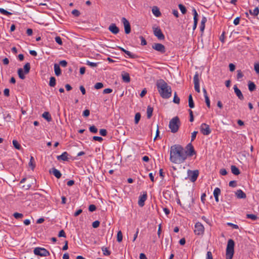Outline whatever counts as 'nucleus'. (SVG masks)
Wrapping results in <instances>:
<instances>
[{"instance_id": "obj_52", "label": "nucleus", "mask_w": 259, "mask_h": 259, "mask_svg": "<svg viewBox=\"0 0 259 259\" xmlns=\"http://www.w3.org/2000/svg\"><path fill=\"white\" fill-rule=\"evenodd\" d=\"M100 225V222L99 221H95L92 224V226L94 228H98Z\"/></svg>"}, {"instance_id": "obj_62", "label": "nucleus", "mask_w": 259, "mask_h": 259, "mask_svg": "<svg viewBox=\"0 0 259 259\" xmlns=\"http://www.w3.org/2000/svg\"><path fill=\"white\" fill-rule=\"evenodd\" d=\"M93 140L95 141H97L100 142H102L103 141V138L101 137L98 136H94L93 138Z\"/></svg>"}, {"instance_id": "obj_55", "label": "nucleus", "mask_w": 259, "mask_h": 259, "mask_svg": "<svg viewBox=\"0 0 259 259\" xmlns=\"http://www.w3.org/2000/svg\"><path fill=\"white\" fill-rule=\"evenodd\" d=\"M55 41L57 43H58L60 45H62V41L61 38L60 36H56L55 37Z\"/></svg>"}, {"instance_id": "obj_44", "label": "nucleus", "mask_w": 259, "mask_h": 259, "mask_svg": "<svg viewBox=\"0 0 259 259\" xmlns=\"http://www.w3.org/2000/svg\"><path fill=\"white\" fill-rule=\"evenodd\" d=\"M86 64L92 67H96L97 66L98 63L87 61Z\"/></svg>"}, {"instance_id": "obj_13", "label": "nucleus", "mask_w": 259, "mask_h": 259, "mask_svg": "<svg viewBox=\"0 0 259 259\" xmlns=\"http://www.w3.org/2000/svg\"><path fill=\"white\" fill-rule=\"evenodd\" d=\"M186 152L187 157L188 156H192L193 155L196 154V152L194 150V147L191 143H189L186 147Z\"/></svg>"}, {"instance_id": "obj_15", "label": "nucleus", "mask_w": 259, "mask_h": 259, "mask_svg": "<svg viewBox=\"0 0 259 259\" xmlns=\"http://www.w3.org/2000/svg\"><path fill=\"white\" fill-rule=\"evenodd\" d=\"M192 12H193V16H194V18H193L194 24H193V30H195L197 26V23H198V13L195 8L193 9Z\"/></svg>"}, {"instance_id": "obj_14", "label": "nucleus", "mask_w": 259, "mask_h": 259, "mask_svg": "<svg viewBox=\"0 0 259 259\" xmlns=\"http://www.w3.org/2000/svg\"><path fill=\"white\" fill-rule=\"evenodd\" d=\"M195 90L197 93H200L199 74L197 72L195 73L193 78Z\"/></svg>"}, {"instance_id": "obj_57", "label": "nucleus", "mask_w": 259, "mask_h": 259, "mask_svg": "<svg viewBox=\"0 0 259 259\" xmlns=\"http://www.w3.org/2000/svg\"><path fill=\"white\" fill-rule=\"evenodd\" d=\"M99 132L100 134L102 136H106L107 134V132L105 129H101Z\"/></svg>"}, {"instance_id": "obj_63", "label": "nucleus", "mask_w": 259, "mask_h": 259, "mask_svg": "<svg viewBox=\"0 0 259 259\" xmlns=\"http://www.w3.org/2000/svg\"><path fill=\"white\" fill-rule=\"evenodd\" d=\"M206 259H213L212 253L211 251H207L206 254Z\"/></svg>"}, {"instance_id": "obj_22", "label": "nucleus", "mask_w": 259, "mask_h": 259, "mask_svg": "<svg viewBox=\"0 0 259 259\" xmlns=\"http://www.w3.org/2000/svg\"><path fill=\"white\" fill-rule=\"evenodd\" d=\"M152 12L156 17H159L161 15L159 11V9L156 6H154L153 7L152 9Z\"/></svg>"}, {"instance_id": "obj_18", "label": "nucleus", "mask_w": 259, "mask_h": 259, "mask_svg": "<svg viewBox=\"0 0 259 259\" xmlns=\"http://www.w3.org/2000/svg\"><path fill=\"white\" fill-rule=\"evenodd\" d=\"M234 92H235V94L236 95V96L238 97V98L240 100H244L243 95H242L241 91L237 88L236 85H235L234 86Z\"/></svg>"}, {"instance_id": "obj_12", "label": "nucleus", "mask_w": 259, "mask_h": 259, "mask_svg": "<svg viewBox=\"0 0 259 259\" xmlns=\"http://www.w3.org/2000/svg\"><path fill=\"white\" fill-rule=\"evenodd\" d=\"M121 21L124 25L125 34H129L131 31V25L128 21L124 17L122 18Z\"/></svg>"}, {"instance_id": "obj_23", "label": "nucleus", "mask_w": 259, "mask_h": 259, "mask_svg": "<svg viewBox=\"0 0 259 259\" xmlns=\"http://www.w3.org/2000/svg\"><path fill=\"white\" fill-rule=\"evenodd\" d=\"M54 71L56 75L59 76L61 74V70L60 68L59 65L58 64H54Z\"/></svg>"}, {"instance_id": "obj_9", "label": "nucleus", "mask_w": 259, "mask_h": 259, "mask_svg": "<svg viewBox=\"0 0 259 259\" xmlns=\"http://www.w3.org/2000/svg\"><path fill=\"white\" fill-rule=\"evenodd\" d=\"M153 34L157 37L159 40H164L165 38L164 35L163 34L161 30L159 27H153Z\"/></svg>"}, {"instance_id": "obj_53", "label": "nucleus", "mask_w": 259, "mask_h": 259, "mask_svg": "<svg viewBox=\"0 0 259 259\" xmlns=\"http://www.w3.org/2000/svg\"><path fill=\"white\" fill-rule=\"evenodd\" d=\"M227 225L232 227L233 229H238L239 228V227L237 225L234 224L232 223H228Z\"/></svg>"}, {"instance_id": "obj_10", "label": "nucleus", "mask_w": 259, "mask_h": 259, "mask_svg": "<svg viewBox=\"0 0 259 259\" xmlns=\"http://www.w3.org/2000/svg\"><path fill=\"white\" fill-rule=\"evenodd\" d=\"M152 48L162 54L164 53L166 51L164 46L161 44L154 43L152 45Z\"/></svg>"}, {"instance_id": "obj_4", "label": "nucleus", "mask_w": 259, "mask_h": 259, "mask_svg": "<svg viewBox=\"0 0 259 259\" xmlns=\"http://www.w3.org/2000/svg\"><path fill=\"white\" fill-rule=\"evenodd\" d=\"M234 241L232 239H229L227 243L226 259H232L234 253Z\"/></svg>"}, {"instance_id": "obj_8", "label": "nucleus", "mask_w": 259, "mask_h": 259, "mask_svg": "<svg viewBox=\"0 0 259 259\" xmlns=\"http://www.w3.org/2000/svg\"><path fill=\"white\" fill-rule=\"evenodd\" d=\"M187 172H188V176L189 177L190 180L192 182H195L198 177L199 171L198 170H188Z\"/></svg>"}, {"instance_id": "obj_36", "label": "nucleus", "mask_w": 259, "mask_h": 259, "mask_svg": "<svg viewBox=\"0 0 259 259\" xmlns=\"http://www.w3.org/2000/svg\"><path fill=\"white\" fill-rule=\"evenodd\" d=\"M179 8L183 14H185L187 12L186 7L182 4L179 5Z\"/></svg>"}, {"instance_id": "obj_46", "label": "nucleus", "mask_w": 259, "mask_h": 259, "mask_svg": "<svg viewBox=\"0 0 259 259\" xmlns=\"http://www.w3.org/2000/svg\"><path fill=\"white\" fill-rule=\"evenodd\" d=\"M94 87L97 90L100 89L103 87V84L102 82H97L95 84Z\"/></svg>"}, {"instance_id": "obj_17", "label": "nucleus", "mask_w": 259, "mask_h": 259, "mask_svg": "<svg viewBox=\"0 0 259 259\" xmlns=\"http://www.w3.org/2000/svg\"><path fill=\"white\" fill-rule=\"evenodd\" d=\"M108 29L114 34H116L119 32V29L114 23L111 24L108 27Z\"/></svg>"}, {"instance_id": "obj_21", "label": "nucleus", "mask_w": 259, "mask_h": 259, "mask_svg": "<svg viewBox=\"0 0 259 259\" xmlns=\"http://www.w3.org/2000/svg\"><path fill=\"white\" fill-rule=\"evenodd\" d=\"M68 154L67 152H64L61 155H58L57 156V158L58 160H62V161H68Z\"/></svg>"}, {"instance_id": "obj_59", "label": "nucleus", "mask_w": 259, "mask_h": 259, "mask_svg": "<svg viewBox=\"0 0 259 259\" xmlns=\"http://www.w3.org/2000/svg\"><path fill=\"white\" fill-rule=\"evenodd\" d=\"M254 68L256 72L259 74V63H255L254 64Z\"/></svg>"}, {"instance_id": "obj_28", "label": "nucleus", "mask_w": 259, "mask_h": 259, "mask_svg": "<svg viewBox=\"0 0 259 259\" xmlns=\"http://www.w3.org/2000/svg\"><path fill=\"white\" fill-rule=\"evenodd\" d=\"M29 166L33 170L35 167L34 159L32 156H31L29 162L28 163Z\"/></svg>"}, {"instance_id": "obj_33", "label": "nucleus", "mask_w": 259, "mask_h": 259, "mask_svg": "<svg viewBox=\"0 0 259 259\" xmlns=\"http://www.w3.org/2000/svg\"><path fill=\"white\" fill-rule=\"evenodd\" d=\"M0 13L2 14H3V15H6V16H10V15H12V13L7 11V10H5L3 8H0Z\"/></svg>"}, {"instance_id": "obj_20", "label": "nucleus", "mask_w": 259, "mask_h": 259, "mask_svg": "<svg viewBox=\"0 0 259 259\" xmlns=\"http://www.w3.org/2000/svg\"><path fill=\"white\" fill-rule=\"evenodd\" d=\"M235 194L239 199H245L246 197V194L241 189L237 190Z\"/></svg>"}, {"instance_id": "obj_25", "label": "nucleus", "mask_w": 259, "mask_h": 259, "mask_svg": "<svg viewBox=\"0 0 259 259\" xmlns=\"http://www.w3.org/2000/svg\"><path fill=\"white\" fill-rule=\"evenodd\" d=\"M231 169L232 172L235 175H238L240 173L239 169L235 165H232Z\"/></svg>"}, {"instance_id": "obj_6", "label": "nucleus", "mask_w": 259, "mask_h": 259, "mask_svg": "<svg viewBox=\"0 0 259 259\" xmlns=\"http://www.w3.org/2000/svg\"><path fill=\"white\" fill-rule=\"evenodd\" d=\"M33 253L36 255L40 256H47L50 255V252L46 249L37 247L34 248Z\"/></svg>"}, {"instance_id": "obj_49", "label": "nucleus", "mask_w": 259, "mask_h": 259, "mask_svg": "<svg viewBox=\"0 0 259 259\" xmlns=\"http://www.w3.org/2000/svg\"><path fill=\"white\" fill-rule=\"evenodd\" d=\"M237 78L238 79L241 78L243 76V74L242 71H241V70H238L237 71Z\"/></svg>"}, {"instance_id": "obj_7", "label": "nucleus", "mask_w": 259, "mask_h": 259, "mask_svg": "<svg viewBox=\"0 0 259 259\" xmlns=\"http://www.w3.org/2000/svg\"><path fill=\"white\" fill-rule=\"evenodd\" d=\"M194 232L196 235H202L204 232V227L203 225L200 223L197 222L195 225V229Z\"/></svg>"}, {"instance_id": "obj_2", "label": "nucleus", "mask_w": 259, "mask_h": 259, "mask_svg": "<svg viewBox=\"0 0 259 259\" xmlns=\"http://www.w3.org/2000/svg\"><path fill=\"white\" fill-rule=\"evenodd\" d=\"M156 85L159 94L163 99H168L171 96V88L162 79H159L156 83Z\"/></svg>"}, {"instance_id": "obj_45", "label": "nucleus", "mask_w": 259, "mask_h": 259, "mask_svg": "<svg viewBox=\"0 0 259 259\" xmlns=\"http://www.w3.org/2000/svg\"><path fill=\"white\" fill-rule=\"evenodd\" d=\"M13 216L14 218L16 219H19L20 218H22L23 217V215L22 213H18V212H15L13 214Z\"/></svg>"}, {"instance_id": "obj_29", "label": "nucleus", "mask_w": 259, "mask_h": 259, "mask_svg": "<svg viewBox=\"0 0 259 259\" xmlns=\"http://www.w3.org/2000/svg\"><path fill=\"white\" fill-rule=\"evenodd\" d=\"M248 89L250 92H253L256 89V85L253 82L249 81L248 82Z\"/></svg>"}, {"instance_id": "obj_58", "label": "nucleus", "mask_w": 259, "mask_h": 259, "mask_svg": "<svg viewBox=\"0 0 259 259\" xmlns=\"http://www.w3.org/2000/svg\"><path fill=\"white\" fill-rule=\"evenodd\" d=\"M189 115H190V121L193 122L194 121V116L193 114V111L191 110H189Z\"/></svg>"}, {"instance_id": "obj_16", "label": "nucleus", "mask_w": 259, "mask_h": 259, "mask_svg": "<svg viewBox=\"0 0 259 259\" xmlns=\"http://www.w3.org/2000/svg\"><path fill=\"white\" fill-rule=\"evenodd\" d=\"M147 198V193L145 192L142 195L140 196L138 204L140 206L143 207L145 204V201L146 200Z\"/></svg>"}, {"instance_id": "obj_56", "label": "nucleus", "mask_w": 259, "mask_h": 259, "mask_svg": "<svg viewBox=\"0 0 259 259\" xmlns=\"http://www.w3.org/2000/svg\"><path fill=\"white\" fill-rule=\"evenodd\" d=\"M139 37L141 40V45H142V46L146 45L147 41H146V39L144 38V37L143 36H140Z\"/></svg>"}, {"instance_id": "obj_40", "label": "nucleus", "mask_w": 259, "mask_h": 259, "mask_svg": "<svg viewBox=\"0 0 259 259\" xmlns=\"http://www.w3.org/2000/svg\"><path fill=\"white\" fill-rule=\"evenodd\" d=\"M102 250L105 255H109L111 254V252L106 247H102Z\"/></svg>"}, {"instance_id": "obj_64", "label": "nucleus", "mask_w": 259, "mask_h": 259, "mask_svg": "<svg viewBox=\"0 0 259 259\" xmlns=\"http://www.w3.org/2000/svg\"><path fill=\"white\" fill-rule=\"evenodd\" d=\"M59 64L62 67H66L67 65V62L65 60H62L60 61Z\"/></svg>"}, {"instance_id": "obj_32", "label": "nucleus", "mask_w": 259, "mask_h": 259, "mask_svg": "<svg viewBox=\"0 0 259 259\" xmlns=\"http://www.w3.org/2000/svg\"><path fill=\"white\" fill-rule=\"evenodd\" d=\"M56 85V78L54 76H52L50 78L49 85L51 87H54Z\"/></svg>"}, {"instance_id": "obj_54", "label": "nucleus", "mask_w": 259, "mask_h": 259, "mask_svg": "<svg viewBox=\"0 0 259 259\" xmlns=\"http://www.w3.org/2000/svg\"><path fill=\"white\" fill-rule=\"evenodd\" d=\"M96 209V206L94 204H91L89 205V210L90 211L93 212Z\"/></svg>"}, {"instance_id": "obj_42", "label": "nucleus", "mask_w": 259, "mask_h": 259, "mask_svg": "<svg viewBox=\"0 0 259 259\" xmlns=\"http://www.w3.org/2000/svg\"><path fill=\"white\" fill-rule=\"evenodd\" d=\"M89 130L90 132L96 134L98 132L97 128L95 125H92L89 127Z\"/></svg>"}, {"instance_id": "obj_24", "label": "nucleus", "mask_w": 259, "mask_h": 259, "mask_svg": "<svg viewBox=\"0 0 259 259\" xmlns=\"http://www.w3.org/2000/svg\"><path fill=\"white\" fill-rule=\"evenodd\" d=\"M122 78L125 82H129L131 80L130 76L128 73H124L122 74Z\"/></svg>"}, {"instance_id": "obj_31", "label": "nucleus", "mask_w": 259, "mask_h": 259, "mask_svg": "<svg viewBox=\"0 0 259 259\" xmlns=\"http://www.w3.org/2000/svg\"><path fill=\"white\" fill-rule=\"evenodd\" d=\"M249 13L251 15L256 16L259 14V9L258 7H256L253 11L250 10Z\"/></svg>"}, {"instance_id": "obj_26", "label": "nucleus", "mask_w": 259, "mask_h": 259, "mask_svg": "<svg viewBox=\"0 0 259 259\" xmlns=\"http://www.w3.org/2000/svg\"><path fill=\"white\" fill-rule=\"evenodd\" d=\"M153 108L148 106L147 109V116L148 119L150 118L152 115Z\"/></svg>"}, {"instance_id": "obj_11", "label": "nucleus", "mask_w": 259, "mask_h": 259, "mask_svg": "<svg viewBox=\"0 0 259 259\" xmlns=\"http://www.w3.org/2000/svg\"><path fill=\"white\" fill-rule=\"evenodd\" d=\"M200 131L201 133L205 136L208 135L211 133L209 126L206 123H202L200 126Z\"/></svg>"}, {"instance_id": "obj_35", "label": "nucleus", "mask_w": 259, "mask_h": 259, "mask_svg": "<svg viewBox=\"0 0 259 259\" xmlns=\"http://www.w3.org/2000/svg\"><path fill=\"white\" fill-rule=\"evenodd\" d=\"M124 53L125 54H126L127 56H128L129 57L131 58L135 59V58H137L138 57V56L136 54H133L131 52L127 51V50H126V51H125V52H124Z\"/></svg>"}, {"instance_id": "obj_38", "label": "nucleus", "mask_w": 259, "mask_h": 259, "mask_svg": "<svg viewBox=\"0 0 259 259\" xmlns=\"http://www.w3.org/2000/svg\"><path fill=\"white\" fill-rule=\"evenodd\" d=\"M246 218L251 219L253 221H255L257 220V217L253 214H247Z\"/></svg>"}, {"instance_id": "obj_47", "label": "nucleus", "mask_w": 259, "mask_h": 259, "mask_svg": "<svg viewBox=\"0 0 259 259\" xmlns=\"http://www.w3.org/2000/svg\"><path fill=\"white\" fill-rule=\"evenodd\" d=\"M205 98V103H206V104L207 105V106L208 107V108H210V100H209V98L208 97V96H205V97H204Z\"/></svg>"}, {"instance_id": "obj_60", "label": "nucleus", "mask_w": 259, "mask_h": 259, "mask_svg": "<svg viewBox=\"0 0 259 259\" xmlns=\"http://www.w3.org/2000/svg\"><path fill=\"white\" fill-rule=\"evenodd\" d=\"M229 185L231 187H235L237 186V182L236 181H231L229 182Z\"/></svg>"}, {"instance_id": "obj_3", "label": "nucleus", "mask_w": 259, "mask_h": 259, "mask_svg": "<svg viewBox=\"0 0 259 259\" xmlns=\"http://www.w3.org/2000/svg\"><path fill=\"white\" fill-rule=\"evenodd\" d=\"M181 122L178 116L172 118L169 122L168 127L172 133H177L180 126Z\"/></svg>"}, {"instance_id": "obj_41", "label": "nucleus", "mask_w": 259, "mask_h": 259, "mask_svg": "<svg viewBox=\"0 0 259 259\" xmlns=\"http://www.w3.org/2000/svg\"><path fill=\"white\" fill-rule=\"evenodd\" d=\"M180 99L179 97H178L177 93L175 92V94H174V99H173V102L175 103L179 104L180 103Z\"/></svg>"}, {"instance_id": "obj_48", "label": "nucleus", "mask_w": 259, "mask_h": 259, "mask_svg": "<svg viewBox=\"0 0 259 259\" xmlns=\"http://www.w3.org/2000/svg\"><path fill=\"white\" fill-rule=\"evenodd\" d=\"M71 13L75 17H78L80 14L79 11L76 9L73 10Z\"/></svg>"}, {"instance_id": "obj_50", "label": "nucleus", "mask_w": 259, "mask_h": 259, "mask_svg": "<svg viewBox=\"0 0 259 259\" xmlns=\"http://www.w3.org/2000/svg\"><path fill=\"white\" fill-rule=\"evenodd\" d=\"M58 237H66V234L63 230H61L60 231L58 234Z\"/></svg>"}, {"instance_id": "obj_43", "label": "nucleus", "mask_w": 259, "mask_h": 259, "mask_svg": "<svg viewBox=\"0 0 259 259\" xmlns=\"http://www.w3.org/2000/svg\"><path fill=\"white\" fill-rule=\"evenodd\" d=\"M221 194V190L219 188H215L213 191V196H219Z\"/></svg>"}, {"instance_id": "obj_5", "label": "nucleus", "mask_w": 259, "mask_h": 259, "mask_svg": "<svg viewBox=\"0 0 259 259\" xmlns=\"http://www.w3.org/2000/svg\"><path fill=\"white\" fill-rule=\"evenodd\" d=\"M30 69V65L29 63H26L24 66V71L22 68H19L18 70V74L20 78L24 79L25 78V74H28Z\"/></svg>"}, {"instance_id": "obj_1", "label": "nucleus", "mask_w": 259, "mask_h": 259, "mask_svg": "<svg viewBox=\"0 0 259 259\" xmlns=\"http://www.w3.org/2000/svg\"><path fill=\"white\" fill-rule=\"evenodd\" d=\"M186 159V152L181 145H174L170 147L169 160L171 162L181 164Z\"/></svg>"}, {"instance_id": "obj_51", "label": "nucleus", "mask_w": 259, "mask_h": 259, "mask_svg": "<svg viewBox=\"0 0 259 259\" xmlns=\"http://www.w3.org/2000/svg\"><path fill=\"white\" fill-rule=\"evenodd\" d=\"M197 133H198V132H197V131H194L192 133L191 137V142L193 141L195 139Z\"/></svg>"}, {"instance_id": "obj_30", "label": "nucleus", "mask_w": 259, "mask_h": 259, "mask_svg": "<svg viewBox=\"0 0 259 259\" xmlns=\"http://www.w3.org/2000/svg\"><path fill=\"white\" fill-rule=\"evenodd\" d=\"M189 106L190 108H193L194 107V103L193 100L192 95L190 94L188 97Z\"/></svg>"}, {"instance_id": "obj_27", "label": "nucleus", "mask_w": 259, "mask_h": 259, "mask_svg": "<svg viewBox=\"0 0 259 259\" xmlns=\"http://www.w3.org/2000/svg\"><path fill=\"white\" fill-rule=\"evenodd\" d=\"M43 118L46 119L48 121L52 120V117L49 112H45L42 115Z\"/></svg>"}, {"instance_id": "obj_39", "label": "nucleus", "mask_w": 259, "mask_h": 259, "mask_svg": "<svg viewBox=\"0 0 259 259\" xmlns=\"http://www.w3.org/2000/svg\"><path fill=\"white\" fill-rule=\"evenodd\" d=\"M122 240V234L121 231L120 230L117 232V241L120 242Z\"/></svg>"}, {"instance_id": "obj_37", "label": "nucleus", "mask_w": 259, "mask_h": 259, "mask_svg": "<svg viewBox=\"0 0 259 259\" xmlns=\"http://www.w3.org/2000/svg\"><path fill=\"white\" fill-rule=\"evenodd\" d=\"M141 114L139 112L137 113L135 116V123L138 124L141 118Z\"/></svg>"}, {"instance_id": "obj_19", "label": "nucleus", "mask_w": 259, "mask_h": 259, "mask_svg": "<svg viewBox=\"0 0 259 259\" xmlns=\"http://www.w3.org/2000/svg\"><path fill=\"white\" fill-rule=\"evenodd\" d=\"M50 173L53 174L57 179L60 178L62 176L60 171L55 167L50 170Z\"/></svg>"}, {"instance_id": "obj_61", "label": "nucleus", "mask_w": 259, "mask_h": 259, "mask_svg": "<svg viewBox=\"0 0 259 259\" xmlns=\"http://www.w3.org/2000/svg\"><path fill=\"white\" fill-rule=\"evenodd\" d=\"M90 113V110L88 109H85L83 111L82 115L84 117H88L89 116Z\"/></svg>"}, {"instance_id": "obj_34", "label": "nucleus", "mask_w": 259, "mask_h": 259, "mask_svg": "<svg viewBox=\"0 0 259 259\" xmlns=\"http://www.w3.org/2000/svg\"><path fill=\"white\" fill-rule=\"evenodd\" d=\"M13 145L16 149L20 150L21 148V145L16 140H13Z\"/></svg>"}]
</instances>
